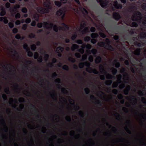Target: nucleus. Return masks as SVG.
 <instances>
[{
	"instance_id": "nucleus-9",
	"label": "nucleus",
	"mask_w": 146,
	"mask_h": 146,
	"mask_svg": "<svg viewBox=\"0 0 146 146\" xmlns=\"http://www.w3.org/2000/svg\"><path fill=\"white\" fill-rule=\"evenodd\" d=\"M98 44L99 46L101 47H104L107 49L111 51L113 50V47L110 45V41L108 38L106 39L105 42L102 41L98 43Z\"/></svg>"
},
{
	"instance_id": "nucleus-48",
	"label": "nucleus",
	"mask_w": 146,
	"mask_h": 146,
	"mask_svg": "<svg viewBox=\"0 0 146 146\" xmlns=\"http://www.w3.org/2000/svg\"><path fill=\"white\" fill-rule=\"evenodd\" d=\"M63 69H65L66 70H68L69 69L67 65H64L62 66Z\"/></svg>"
},
{
	"instance_id": "nucleus-30",
	"label": "nucleus",
	"mask_w": 146,
	"mask_h": 146,
	"mask_svg": "<svg viewBox=\"0 0 146 146\" xmlns=\"http://www.w3.org/2000/svg\"><path fill=\"white\" fill-rule=\"evenodd\" d=\"M78 46L76 44H74L72 45L71 48L72 50H74L78 48Z\"/></svg>"
},
{
	"instance_id": "nucleus-40",
	"label": "nucleus",
	"mask_w": 146,
	"mask_h": 146,
	"mask_svg": "<svg viewBox=\"0 0 146 146\" xmlns=\"http://www.w3.org/2000/svg\"><path fill=\"white\" fill-rule=\"evenodd\" d=\"M98 34L96 33H93L91 34V37L92 38H96L98 36Z\"/></svg>"
},
{
	"instance_id": "nucleus-11",
	"label": "nucleus",
	"mask_w": 146,
	"mask_h": 146,
	"mask_svg": "<svg viewBox=\"0 0 146 146\" xmlns=\"http://www.w3.org/2000/svg\"><path fill=\"white\" fill-rule=\"evenodd\" d=\"M65 10L64 9H60L56 12V15H61V19L63 20L65 15Z\"/></svg>"
},
{
	"instance_id": "nucleus-4",
	"label": "nucleus",
	"mask_w": 146,
	"mask_h": 146,
	"mask_svg": "<svg viewBox=\"0 0 146 146\" xmlns=\"http://www.w3.org/2000/svg\"><path fill=\"white\" fill-rule=\"evenodd\" d=\"M131 19L133 21H137L139 23L142 22L143 24L146 26V15L143 18L141 14L138 11H136L133 13Z\"/></svg>"
},
{
	"instance_id": "nucleus-58",
	"label": "nucleus",
	"mask_w": 146,
	"mask_h": 146,
	"mask_svg": "<svg viewBox=\"0 0 146 146\" xmlns=\"http://www.w3.org/2000/svg\"><path fill=\"white\" fill-rule=\"evenodd\" d=\"M142 8L143 9L146 10V3L143 4L142 5Z\"/></svg>"
},
{
	"instance_id": "nucleus-15",
	"label": "nucleus",
	"mask_w": 146,
	"mask_h": 146,
	"mask_svg": "<svg viewBox=\"0 0 146 146\" xmlns=\"http://www.w3.org/2000/svg\"><path fill=\"white\" fill-rule=\"evenodd\" d=\"M61 27H59V29H61L63 31H67L68 29V27L64 23H62L61 25Z\"/></svg>"
},
{
	"instance_id": "nucleus-33",
	"label": "nucleus",
	"mask_w": 146,
	"mask_h": 146,
	"mask_svg": "<svg viewBox=\"0 0 146 146\" xmlns=\"http://www.w3.org/2000/svg\"><path fill=\"white\" fill-rule=\"evenodd\" d=\"M61 92L64 94H67L68 93V91L64 88H61Z\"/></svg>"
},
{
	"instance_id": "nucleus-46",
	"label": "nucleus",
	"mask_w": 146,
	"mask_h": 146,
	"mask_svg": "<svg viewBox=\"0 0 146 146\" xmlns=\"http://www.w3.org/2000/svg\"><path fill=\"white\" fill-rule=\"evenodd\" d=\"M31 49L33 50H35L36 48V46L35 44H33L31 46Z\"/></svg>"
},
{
	"instance_id": "nucleus-61",
	"label": "nucleus",
	"mask_w": 146,
	"mask_h": 146,
	"mask_svg": "<svg viewBox=\"0 0 146 146\" xmlns=\"http://www.w3.org/2000/svg\"><path fill=\"white\" fill-rule=\"evenodd\" d=\"M12 54H13V55L15 57H18V55L17 52L15 51H14L13 53Z\"/></svg>"
},
{
	"instance_id": "nucleus-63",
	"label": "nucleus",
	"mask_w": 146,
	"mask_h": 146,
	"mask_svg": "<svg viewBox=\"0 0 146 146\" xmlns=\"http://www.w3.org/2000/svg\"><path fill=\"white\" fill-rule=\"evenodd\" d=\"M76 42L77 43H78V44H82L83 43L82 41V40H77L76 41Z\"/></svg>"
},
{
	"instance_id": "nucleus-38",
	"label": "nucleus",
	"mask_w": 146,
	"mask_h": 146,
	"mask_svg": "<svg viewBox=\"0 0 146 146\" xmlns=\"http://www.w3.org/2000/svg\"><path fill=\"white\" fill-rule=\"evenodd\" d=\"M101 60V58L100 56H98L96 57V60L95 62L96 63H99Z\"/></svg>"
},
{
	"instance_id": "nucleus-50",
	"label": "nucleus",
	"mask_w": 146,
	"mask_h": 146,
	"mask_svg": "<svg viewBox=\"0 0 146 146\" xmlns=\"http://www.w3.org/2000/svg\"><path fill=\"white\" fill-rule=\"evenodd\" d=\"M21 11H22L24 13H26L27 11V8L24 7L22 8Z\"/></svg>"
},
{
	"instance_id": "nucleus-7",
	"label": "nucleus",
	"mask_w": 146,
	"mask_h": 146,
	"mask_svg": "<svg viewBox=\"0 0 146 146\" xmlns=\"http://www.w3.org/2000/svg\"><path fill=\"white\" fill-rule=\"evenodd\" d=\"M90 63L88 61L85 62H80L79 64V66L80 68H82L84 66L87 67L86 69L87 71L90 73H93L95 74H98L99 72L95 69H93L89 67Z\"/></svg>"
},
{
	"instance_id": "nucleus-18",
	"label": "nucleus",
	"mask_w": 146,
	"mask_h": 146,
	"mask_svg": "<svg viewBox=\"0 0 146 146\" xmlns=\"http://www.w3.org/2000/svg\"><path fill=\"white\" fill-rule=\"evenodd\" d=\"M113 5L116 9H121L122 8V5L121 4H118L117 1H115L113 2Z\"/></svg>"
},
{
	"instance_id": "nucleus-10",
	"label": "nucleus",
	"mask_w": 146,
	"mask_h": 146,
	"mask_svg": "<svg viewBox=\"0 0 146 146\" xmlns=\"http://www.w3.org/2000/svg\"><path fill=\"white\" fill-rule=\"evenodd\" d=\"M48 94L54 100H56L57 98V95L56 91L54 89L50 90H48Z\"/></svg>"
},
{
	"instance_id": "nucleus-45",
	"label": "nucleus",
	"mask_w": 146,
	"mask_h": 146,
	"mask_svg": "<svg viewBox=\"0 0 146 146\" xmlns=\"http://www.w3.org/2000/svg\"><path fill=\"white\" fill-rule=\"evenodd\" d=\"M68 59L69 61H71L73 62H75V59L74 58L71 57H69Z\"/></svg>"
},
{
	"instance_id": "nucleus-3",
	"label": "nucleus",
	"mask_w": 146,
	"mask_h": 146,
	"mask_svg": "<svg viewBox=\"0 0 146 146\" xmlns=\"http://www.w3.org/2000/svg\"><path fill=\"white\" fill-rule=\"evenodd\" d=\"M4 92L7 94H9L11 92L14 93L19 94L21 92L26 96H29L31 93L27 89L23 90L20 86H19L18 84L15 82L11 84L9 88L6 87L4 89Z\"/></svg>"
},
{
	"instance_id": "nucleus-31",
	"label": "nucleus",
	"mask_w": 146,
	"mask_h": 146,
	"mask_svg": "<svg viewBox=\"0 0 146 146\" xmlns=\"http://www.w3.org/2000/svg\"><path fill=\"white\" fill-rule=\"evenodd\" d=\"M110 70L112 71V74L113 75H115L117 73V70L116 69L111 67L110 68Z\"/></svg>"
},
{
	"instance_id": "nucleus-51",
	"label": "nucleus",
	"mask_w": 146,
	"mask_h": 146,
	"mask_svg": "<svg viewBox=\"0 0 146 146\" xmlns=\"http://www.w3.org/2000/svg\"><path fill=\"white\" fill-rule=\"evenodd\" d=\"M117 97L119 99L121 100L122 99L123 96L122 94H119L117 95Z\"/></svg>"
},
{
	"instance_id": "nucleus-44",
	"label": "nucleus",
	"mask_w": 146,
	"mask_h": 146,
	"mask_svg": "<svg viewBox=\"0 0 146 146\" xmlns=\"http://www.w3.org/2000/svg\"><path fill=\"white\" fill-rule=\"evenodd\" d=\"M26 51L27 52L28 55L29 56L31 57L33 56V54L30 51V50H29L28 51Z\"/></svg>"
},
{
	"instance_id": "nucleus-57",
	"label": "nucleus",
	"mask_w": 146,
	"mask_h": 146,
	"mask_svg": "<svg viewBox=\"0 0 146 146\" xmlns=\"http://www.w3.org/2000/svg\"><path fill=\"white\" fill-rule=\"evenodd\" d=\"M20 14L19 13H17L15 15V17L16 19L19 18H20Z\"/></svg>"
},
{
	"instance_id": "nucleus-54",
	"label": "nucleus",
	"mask_w": 146,
	"mask_h": 146,
	"mask_svg": "<svg viewBox=\"0 0 146 146\" xmlns=\"http://www.w3.org/2000/svg\"><path fill=\"white\" fill-rule=\"evenodd\" d=\"M100 35L101 37H102L103 38H105L106 36V35L102 32H100Z\"/></svg>"
},
{
	"instance_id": "nucleus-43",
	"label": "nucleus",
	"mask_w": 146,
	"mask_h": 146,
	"mask_svg": "<svg viewBox=\"0 0 146 146\" xmlns=\"http://www.w3.org/2000/svg\"><path fill=\"white\" fill-rule=\"evenodd\" d=\"M125 86V84L123 82H122L119 86V88L120 89H122L124 88Z\"/></svg>"
},
{
	"instance_id": "nucleus-47",
	"label": "nucleus",
	"mask_w": 146,
	"mask_h": 146,
	"mask_svg": "<svg viewBox=\"0 0 146 146\" xmlns=\"http://www.w3.org/2000/svg\"><path fill=\"white\" fill-rule=\"evenodd\" d=\"M90 39V37L89 36H86L84 38V40L86 41H88Z\"/></svg>"
},
{
	"instance_id": "nucleus-29",
	"label": "nucleus",
	"mask_w": 146,
	"mask_h": 146,
	"mask_svg": "<svg viewBox=\"0 0 146 146\" xmlns=\"http://www.w3.org/2000/svg\"><path fill=\"white\" fill-rule=\"evenodd\" d=\"M141 50L140 48L136 49L134 52V54L135 55H139L140 54Z\"/></svg>"
},
{
	"instance_id": "nucleus-52",
	"label": "nucleus",
	"mask_w": 146,
	"mask_h": 146,
	"mask_svg": "<svg viewBox=\"0 0 146 146\" xmlns=\"http://www.w3.org/2000/svg\"><path fill=\"white\" fill-rule=\"evenodd\" d=\"M35 35L33 33H30L29 35V38H34L35 36Z\"/></svg>"
},
{
	"instance_id": "nucleus-14",
	"label": "nucleus",
	"mask_w": 146,
	"mask_h": 146,
	"mask_svg": "<svg viewBox=\"0 0 146 146\" xmlns=\"http://www.w3.org/2000/svg\"><path fill=\"white\" fill-rule=\"evenodd\" d=\"M21 62L23 64L25 67L27 68L29 64L32 63V62L30 60H26L25 59L21 60Z\"/></svg>"
},
{
	"instance_id": "nucleus-60",
	"label": "nucleus",
	"mask_w": 146,
	"mask_h": 146,
	"mask_svg": "<svg viewBox=\"0 0 146 146\" xmlns=\"http://www.w3.org/2000/svg\"><path fill=\"white\" fill-rule=\"evenodd\" d=\"M27 25L26 24H24L23 25L22 28L24 30H25L27 27Z\"/></svg>"
},
{
	"instance_id": "nucleus-39",
	"label": "nucleus",
	"mask_w": 146,
	"mask_h": 146,
	"mask_svg": "<svg viewBox=\"0 0 146 146\" xmlns=\"http://www.w3.org/2000/svg\"><path fill=\"white\" fill-rule=\"evenodd\" d=\"M55 4L58 7H60L61 6V4L60 2L58 1H56L54 2Z\"/></svg>"
},
{
	"instance_id": "nucleus-23",
	"label": "nucleus",
	"mask_w": 146,
	"mask_h": 146,
	"mask_svg": "<svg viewBox=\"0 0 146 146\" xmlns=\"http://www.w3.org/2000/svg\"><path fill=\"white\" fill-rule=\"evenodd\" d=\"M0 9H1V11L0 13V15L1 16L4 15L6 13L5 11V8L3 7H1L0 8Z\"/></svg>"
},
{
	"instance_id": "nucleus-36",
	"label": "nucleus",
	"mask_w": 146,
	"mask_h": 146,
	"mask_svg": "<svg viewBox=\"0 0 146 146\" xmlns=\"http://www.w3.org/2000/svg\"><path fill=\"white\" fill-rule=\"evenodd\" d=\"M112 83V81L111 80H107L105 82L106 84L108 85H110Z\"/></svg>"
},
{
	"instance_id": "nucleus-21",
	"label": "nucleus",
	"mask_w": 146,
	"mask_h": 146,
	"mask_svg": "<svg viewBox=\"0 0 146 146\" xmlns=\"http://www.w3.org/2000/svg\"><path fill=\"white\" fill-rule=\"evenodd\" d=\"M130 89V87L129 85H128L127 86L124 90V92L125 94V95L128 94Z\"/></svg>"
},
{
	"instance_id": "nucleus-26",
	"label": "nucleus",
	"mask_w": 146,
	"mask_h": 146,
	"mask_svg": "<svg viewBox=\"0 0 146 146\" xmlns=\"http://www.w3.org/2000/svg\"><path fill=\"white\" fill-rule=\"evenodd\" d=\"M117 60H115L113 62V64H115V66L116 67L118 68L120 66V64L119 62H117Z\"/></svg>"
},
{
	"instance_id": "nucleus-2",
	"label": "nucleus",
	"mask_w": 146,
	"mask_h": 146,
	"mask_svg": "<svg viewBox=\"0 0 146 146\" xmlns=\"http://www.w3.org/2000/svg\"><path fill=\"white\" fill-rule=\"evenodd\" d=\"M143 79L141 83L137 84L134 82L131 83V81L129 80L128 74L126 72L123 74V79L125 83H128L131 85V90L133 93H137L140 95H146V77Z\"/></svg>"
},
{
	"instance_id": "nucleus-1",
	"label": "nucleus",
	"mask_w": 146,
	"mask_h": 146,
	"mask_svg": "<svg viewBox=\"0 0 146 146\" xmlns=\"http://www.w3.org/2000/svg\"><path fill=\"white\" fill-rule=\"evenodd\" d=\"M92 89L94 94L103 100H108L112 99L113 96L111 92L115 94L117 93V90L116 89H113L111 90L110 87H104L98 84L94 85Z\"/></svg>"
},
{
	"instance_id": "nucleus-12",
	"label": "nucleus",
	"mask_w": 146,
	"mask_h": 146,
	"mask_svg": "<svg viewBox=\"0 0 146 146\" xmlns=\"http://www.w3.org/2000/svg\"><path fill=\"white\" fill-rule=\"evenodd\" d=\"M37 10L38 12L40 13H47L48 11V9H46L42 7H38Z\"/></svg>"
},
{
	"instance_id": "nucleus-37",
	"label": "nucleus",
	"mask_w": 146,
	"mask_h": 146,
	"mask_svg": "<svg viewBox=\"0 0 146 146\" xmlns=\"http://www.w3.org/2000/svg\"><path fill=\"white\" fill-rule=\"evenodd\" d=\"M23 48L24 49L26 50V51H28L30 50V48L28 47V45L26 43L24 44L23 45Z\"/></svg>"
},
{
	"instance_id": "nucleus-25",
	"label": "nucleus",
	"mask_w": 146,
	"mask_h": 146,
	"mask_svg": "<svg viewBox=\"0 0 146 146\" xmlns=\"http://www.w3.org/2000/svg\"><path fill=\"white\" fill-rule=\"evenodd\" d=\"M63 50V48L62 47L59 46L56 49V51L57 53L61 52Z\"/></svg>"
},
{
	"instance_id": "nucleus-8",
	"label": "nucleus",
	"mask_w": 146,
	"mask_h": 146,
	"mask_svg": "<svg viewBox=\"0 0 146 146\" xmlns=\"http://www.w3.org/2000/svg\"><path fill=\"white\" fill-rule=\"evenodd\" d=\"M139 39L140 42L139 43L136 42V45L137 46L140 47L143 45V44H146V31H144L141 32L139 35Z\"/></svg>"
},
{
	"instance_id": "nucleus-6",
	"label": "nucleus",
	"mask_w": 146,
	"mask_h": 146,
	"mask_svg": "<svg viewBox=\"0 0 146 146\" xmlns=\"http://www.w3.org/2000/svg\"><path fill=\"white\" fill-rule=\"evenodd\" d=\"M46 29H52L53 27L54 30L56 32L58 31V27L56 25H53L52 23H47L46 22H44L42 24L41 23H38L37 24V26L39 28L42 27V26Z\"/></svg>"
},
{
	"instance_id": "nucleus-64",
	"label": "nucleus",
	"mask_w": 146,
	"mask_h": 146,
	"mask_svg": "<svg viewBox=\"0 0 146 146\" xmlns=\"http://www.w3.org/2000/svg\"><path fill=\"white\" fill-rule=\"evenodd\" d=\"M38 57V54L37 52H35L34 54V57L35 59H36Z\"/></svg>"
},
{
	"instance_id": "nucleus-19",
	"label": "nucleus",
	"mask_w": 146,
	"mask_h": 146,
	"mask_svg": "<svg viewBox=\"0 0 146 146\" xmlns=\"http://www.w3.org/2000/svg\"><path fill=\"white\" fill-rule=\"evenodd\" d=\"M113 18L116 20H119L121 17L120 15L117 12L114 13L113 14Z\"/></svg>"
},
{
	"instance_id": "nucleus-49",
	"label": "nucleus",
	"mask_w": 146,
	"mask_h": 146,
	"mask_svg": "<svg viewBox=\"0 0 146 146\" xmlns=\"http://www.w3.org/2000/svg\"><path fill=\"white\" fill-rule=\"evenodd\" d=\"M2 97L4 100H6L7 98V95L5 94H2Z\"/></svg>"
},
{
	"instance_id": "nucleus-13",
	"label": "nucleus",
	"mask_w": 146,
	"mask_h": 146,
	"mask_svg": "<svg viewBox=\"0 0 146 146\" xmlns=\"http://www.w3.org/2000/svg\"><path fill=\"white\" fill-rule=\"evenodd\" d=\"M96 1L98 3H100V5L102 7L105 8L107 6L108 3L106 0H96Z\"/></svg>"
},
{
	"instance_id": "nucleus-59",
	"label": "nucleus",
	"mask_w": 146,
	"mask_h": 146,
	"mask_svg": "<svg viewBox=\"0 0 146 146\" xmlns=\"http://www.w3.org/2000/svg\"><path fill=\"white\" fill-rule=\"evenodd\" d=\"M77 37V35L76 33L74 34L71 37V39L72 40H74L75 39L76 37Z\"/></svg>"
},
{
	"instance_id": "nucleus-17",
	"label": "nucleus",
	"mask_w": 146,
	"mask_h": 146,
	"mask_svg": "<svg viewBox=\"0 0 146 146\" xmlns=\"http://www.w3.org/2000/svg\"><path fill=\"white\" fill-rule=\"evenodd\" d=\"M43 1H44V6L47 8H50L49 5L50 4V2L49 0H43Z\"/></svg>"
},
{
	"instance_id": "nucleus-20",
	"label": "nucleus",
	"mask_w": 146,
	"mask_h": 146,
	"mask_svg": "<svg viewBox=\"0 0 146 146\" xmlns=\"http://www.w3.org/2000/svg\"><path fill=\"white\" fill-rule=\"evenodd\" d=\"M81 47L82 48H80L79 49H78V51L81 53L83 54L84 52V48L86 47V44H82L81 46Z\"/></svg>"
},
{
	"instance_id": "nucleus-55",
	"label": "nucleus",
	"mask_w": 146,
	"mask_h": 146,
	"mask_svg": "<svg viewBox=\"0 0 146 146\" xmlns=\"http://www.w3.org/2000/svg\"><path fill=\"white\" fill-rule=\"evenodd\" d=\"M84 91L87 94H88L90 92L89 89L87 88H86L84 89Z\"/></svg>"
},
{
	"instance_id": "nucleus-56",
	"label": "nucleus",
	"mask_w": 146,
	"mask_h": 146,
	"mask_svg": "<svg viewBox=\"0 0 146 146\" xmlns=\"http://www.w3.org/2000/svg\"><path fill=\"white\" fill-rule=\"evenodd\" d=\"M85 24L84 22H82L81 23V27L80 28V29H82V28H83L85 26Z\"/></svg>"
},
{
	"instance_id": "nucleus-27",
	"label": "nucleus",
	"mask_w": 146,
	"mask_h": 146,
	"mask_svg": "<svg viewBox=\"0 0 146 146\" xmlns=\"http://www.w3.org/2000/svg\"><path fill=\"white\" fill-rule=\"evenodd\" d=\"M3 21L4 23H5L6 24L8 23V21L6 17H0V21Z\"/></svg>"
},
{
	"instance_id": "nucleus-16",
	"label": "nucleus",
	"mask_w": 146,
	"mask_h": 146,
	"mask_svg": "<svg viewBox=\"0 0 146 146\" xmlns=\"http://www.w3.org/2000/svg\"><path fill=\"white\" fill-rule=\"evenodd\" d=\"M99 69L101 74H105L107 73V72L104 69V66L102 65L101 64L100 65Z\"/></svg>"
},
{
	"instance_id": "nucleus-34",
	"label": "nucleus",
	"mask_w": 146,
	"mask_h": 146,
	"mask_svg": "<svg viewBox=\"0 0 146 146\" xmlns=\"http://www.w3.org/2000/svg\"><path fill=\"white\" fill-rule=\"evenodd\" d=\"M89 31V29L88 27H85L82 31V33L84 34Z\"/></svg>"
},
{
	"instance_id": "nucleus-24",
	"label": "nucleus",
	"mask_w": 146,
	"mask_h": 146,
	"mask_svg": "<svg viewBox=\"0 0 146 146\" xmlns=\"http://www.w3.org/2000/svg\"><path fill=\"white\" fill-rule=\"evenodd\" d=\"M117 81L119 83H121L122 81L121 79L122 78V75L121 74H119L117 75Z\"/></svg>"
},
{
	"instance_id": "nucleus-41",
	"label": "nucleus",
	"mask_w": 146,
	"mask_h": 146,
	"mask_svg": "<svg viewBox=\"0 0 146 146\" xmlns=\"http://www.w3.org/2000/svg\"><path fill=\"white\" fill-rule=\"evenodd\" d=\"M33 17L35 20L38 21L39 16L37 14H34L33 15Z\"/></svg>"
},
{
	"instance_id": "nucleus-28",
	"label": "nucleus",
	"mask_w": 146,
	"mask_h": 146,
	"mask_svg": "<svg viewBox=\"0 0 146 146\" xmlns=\"http://www.w3.org/2000/svg\"><path fill=\"white\" fill-rule=\"evenodd\" d=\"M10 11L12 15H14L17 12L16 10L14 9V8L10 9Z\"/></svg>"
},
{
	"instance_id": "nucleus-32",
	"label": "nucleus",
	"mask_w": 146,
	"mask_h": 146,
	"mask_svg": "<svg viewBox=\"0 0 146 146\" xmlns=\"http://www.w3.org/2000/svg\"><path fill=\"white\" fill-rule=\"evenodd\" d=\"M121 83H119L117 81L113 82L112 84V87L113 88L116 87L118 85V84Z\"/></svg>"
},
{
	"instance_id": "nucleus-22",
	"label": "nucleus",
	"mask_w": 146,
	"mask_h": 146,
	"mask_svg": "<svg viewBox=\"0 0 146 146\" xmlns=\"http://www.w3.org/2000/svg\"><path fill=\"white\" fill-rule=\"evenodd\" d=\"M37 81L40 85L44 87V80L42 78H40L39 79L38 78L37 80Z\"/></svg>"
},
{
	"instance_id": "nucleus-5",
	"label": "nucleus",
	"mask_w": 146,
	"mask_h": 146,
	"mask_svg": "<svg viewBox=\"0 0 146 146\" xmlns=\"http://www.w3.org/2000/svg\"><path fill=\"white\" fill-rule=\"evenodd\" d=\"M77 4L78 7L76 8H73L74 11L78 15H80V12L85 15H87L88 13V11L84 8H83L81 5L78 0H74Z\"/></svg>"
},
{
	"instance_id": "nucleus-42",
	"label": "nucleus",
	"mask_w": 146,
	"mask_h": 146,
	"mask_svg": "<svg viewBox=\"0 0 146 146\" xmlns=\"http://www.w3.org/2000/svg\"><path fill=\"white\" fill-rule=\"evenodd\" d=\"M106 77L108 79H111L112 78L113 76L111 74L108 73L106 74Z\"/></svg>"
},
{
	"instance_id": "nucleus-35",
	"label": "nucleus",
	"mask_w": 146,
	"mask_h": 146,
	"mask_svg": "<svg viewBox=\"0 0 146 146\" xmlns=\"http://www.w3.org/2000/svg\"><path fill=\"white\" fill-rule=\"evenodd\" d=\"M132 27H137L138 24L135 22H133L129 24Z\"/></svg>"
},
{
	"instance_id": "nucleus-53",
	"label": "nucleus",
	"mask_w": 146,
	"mask_h": 146,
	"mask_svg": "<svg viewBox=\"0 0 146 146\" xmlns=\"http://www.w3.org/2000/svg\"><path fill=\"white\" fill-rule=\"evenodd\" d=\"M97 52V51L95 49H92L91 50L92 53L94 54H95Z\"/></svg>"
},
{
	"instance_id": "nucleus-62",
	"label": "nucleus",
	"mask_w": 146,
	"mask_h": 146,
	"mask_svg": "<svg viewBox=\"0 0 146 146\" xmlns=\"http://www.w3.org/2000/svg\"><path fill=\"white\" fill-rule=\"evenodd\" d=\"M88 59L89 61L91 62L93 60V57L92 56L90 55L89 56L88 58Z\"/></svg>"
}]
</instances>
